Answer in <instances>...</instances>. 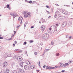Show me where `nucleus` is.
<instances>
[{
    "instance_id": "f257e3e1",
    "label": "nucleus",
    "mask_w": 73,
    "mask_h": 73,
    "mask_svg": "<svg viewBox=\"0 0 73 73\" xmlns=\"http://www.w3.org/2000/svg\"><path fill=\"white\" fill-rule=\"evenodd\" d=\"M60 16V12L58 11L55 13L54 17L55 18L59 16L58 18H56V20H61V16Z\"/></svg>"
},
{
    "instance_id": "f03ea898",
    "label": "nucleus",
    "mask_w": 73,
    "mask_h": 73,
    "mask_svg": "<svg viewBox=\"0 0 73 73\" xmlns=\"http://www.w3.org/2000/svg\"><path fill=\"white\" fill-rule=\"evenodd\" d=\"M42 38L43 40H47L49 38V35L48 34H44L42 35Z\"/></svg>"
},
{
    "instance_id": "7ed1b4c3",
    "label": "nucleus",
    "mask_w": 73,
    "mask_h": 73,
    "mask_svg": "<svg viewBox=\"0 0 73 73\" xmlns=\"http://www.w3.org/2000/svg\"><path fill=\"white\" fill-rule=\"evenodd\" d=\"M54 31H56V30H54H54H53L52 29V28L51 27H50L49 28V29L47 31L49 33H50V34H52V33H54Z\"/></svg>"
},
{
    "instance_id": "20e7f679",
    "label": "nucleus",
    "mask_w": 73,
    "mask_h": 73,
    "mask_svg": "<svg viewBox=\"0 0 73 73\" xmlns=\"http://www.w3.org/2000/svg\"><path fill=\"white\" fill-rule=\"evenodd\" d=\"M17 59L18 61L20 62V61H23V58L20 56H18L17 58Z\"/></svg>"
},
{
    "instance_id": "39448f33",
    "label": "nucleus",
    "mask_w": 73,
    "mask_h": 73,
    "mask_svg": "<svg viewBox=\"0 0 73 73\" xmlns=\"http://www.w3.org/2000/svg\"><path fill=\"white\" fill-rule=\"evenodd\" d=\"M11 57V54L9 53H6L5 54V58H6L7 57Z\"/></svg>"
},
{
    "instance_id": "423d86ee",
    "label": "nucleus",
    "mask_w": 73,
    "mask_h": 73,
    "mask_svg": "<svg viewBox=\"0 0 73 73\" xmlns=\"http://www.w3.org/2000/svg\"><path fill=\"white\" fill-rule=\"evenodd\" d=\"M66 25H67L66 22H64L62 23V28H64V27H65L66 26Z\"/></svg>"
},
{
    "instance_id": "0eeeda50",
    "label": "nucleus",
    "mask_w": 73,
    "mask_h": 73,
    "mask_svg": "<svg viewBox=\"0 0 73 73\" xmlns=\"http://www.w3.org/2000/svg\"><path fill=\"white\" fill-rule=\"evenodd\" d=\"M24 68L26 70H29V66L25 65L24 66Z\"/></svg>"
},
{
    "instance_id": "6e6552de",
    "label": "nucleus",
    "mask_w": 73,
    "mask_h": 73,
    "mask_svg": "<svg viewBox=\"0 0 73 73\" xmlns=\"http://www.w3.org/2000/svg\"><path fill=\"white\" fill-rule=\"evenodd\" d=\"M8 65V64L7 63V62L5 61L4 62L3 64V67H6Z\"/></svg>"
},
{
    "instance_id": "1a4fd4ad",
    "label": "nucleus",
    "mask_w": 73,
    "mask_h": 73,
    "mask_svg": "<svg viewBox=\"0 0 73 73\" xmlns=\"http://www.w3.org/2000/svg\"><path fill=\"white\" fill-rule=\"evenodd\" d=\"M58 24L57 23L55 25L54 27V31H55V30L57 31V27H58Z\"/></svg>"
},
{
    "instance_id": "9d476101",
    "label": "nucleus",
    "mask_w": 73,
    "mask_h": 73,
    "mask_svg": "<svg viewBox=\"0 0 73 73\" xmlns=\"http://www.w3.org/2000/svg\"><path fill=\"white\" fill-rule=\"evenodd\" d=\"M41 29L42 31H44L45 29V27L44 25H42L41 27Z\"/></svg>"
},
{
    "instance_id": "9b49d317",
    "label": "nucleus",
    "mask_w": 73,
    "mask_h": 73,
    "mask_svg": "<svg viewBox=\"0 0 73 73\" xmlns=\"http://www.w3.org/2000/svg\"><path fill=\"white\" fill-rule=\"evenodd\" d=\"M24 62H20L19 63V65L21 66V67H23V63Z\"/></svg>"
},
{
    "instance_id": "f8f14e48",
    "label": "nucleus",
    "mask_w": 73,
    "mask_h": 73,
    "mask_svg": "<svg viewBox=\"0 0 73 73\" xmlns=\"http://www.w3.org/2000/svg\"><path fill=\"white\" fill-rule=\"evenodd\" d=\"M26 63L27 64V65H30L31 64V63L28 60H27L26 61Z\"/></svg>"
},
{
    "instance_id": "ddd939ff",
    "label": "nucleus",
    "mask_w": 73,
    "mask_h": 73,
    "mask_svg": "<svg viewBox=\"0 0 73 73\" xmlns=\"http://www.w3.org/2000/svg\"><path fill=\"white\" fill-rule=\"evenodd\" d=\"M30 68L32 69H33L35 68V66L34 65H31L30 66Z\"/></svg>"
},
{
    "instance_id": "4468645a",
    "label": "nucleus",
    "mask_w": 73,
    "mask_h": 73,
    "mask_svg": "<svg viewBox=\"0 0 73 73\" xmlns=\"http://www.w3.org/2000/svg\"><path fill=\"white\" fill-rule=\"evenodd\" d=\"M70 13L69 12H68L66 11V13H65V15H70Z\"/></svg>"
},
{
    "instance_id": "2eb2a0df",
    "label": "nucleus",
    "mask_w": 73,
    "mask_h": 73,
    "mask_svg": "<svg viewBox=\"0 0 73 73\" xmlns=\"http://www.w3.org/2000/svg\"><path fill=\"white\" fill-rule=\"evenodd\" d=\"M19 71L20 72H21V73H24V71L23 70V69H20L19 70Z\"/></svg>"
},
{
    "instance_id": "dca6fc26",
    "label": "nucleus",
    "mask_w": 73,
    "mask_h": 73,
    "mask_svg": "<svg viewBox=\"0 0 73 73\" xmlns=\"http://www.w3.org/2000/svg\"><path fill=\"white\" fill-rule=\"evenodd\" d=\"M57 66H56L55 67H50V69H56V68H57Z\"/></svg>"
},
{
    "instance_id": "f3484780",
    "label": "nucleus",
    "mask_w": 73,
    "mask_h": 73,
    "mask_svg": "<svg viewBox=\"0 0 73 73\" xmlns=\"http://www.w3.org/2000/svg\"><path fill=\"white\" fill-rule=\"evenodd\" d=\"M9 70L8 69H7L6 70L5 73H9Z\"/></svg>"
},
{
    "instance_id": "a211bd4d",
    "label": "nucleus",
    "mask_w": 73,
    "mask_h": 73,
    "mask_svg": "<svg viewBox=\"0 0 73 73\" xmlns=\"http://www.w3.org/2000/svg\"><path fill=\"white\" fill-rule=\"evenodd\" d=\"M60 65L62 67L63 66H64V64L63 63H61L60 64Z\"/></svg>"
},
{
    "instance_id": "6ab92c4d",
    "label": "nucleus",
    "mask_w": 73,
    "mask_h": 73,
    "mask_svg": "<svg viewBox=\"0 0 73 73\" xmlns=\"http://www.w3.org/2000/svg\"><path fill=\"white\" fill-rule=\"evenodd\" d=\"M19 20H20V21H21L20 24H22L23 23V21H22V20L21 18H20V17H19V18H18Z\"/></svg>"
},
{
    "instance_id": "aec40b11",
    "label": "nucleus",
    "mask_w": 73,
    "mask_h": 73,
    "mask_svg": "<svg viewBox=\"0 0 73 73\" xmlns=\"http://www.w3.org/2000/svg\"><path fill=\"white\" fill-rule=\"evenodd\" d=\"M24 16L25 18H27V17H28V15H27V14H25Z\"/></svg>"
},
{
    "instance_id": "412c9836",
    "label": "nucleus",
    "mask_w": 73,
    "mask_h": 73,
    "mask_svg": "<svg viewBox=\"0 0 73 73\" xmlns=\"http://www.w3.org/2000/svg\"><path fill=\"white\" fill-rule=\"evenodd\" d=\"M66 11H65V10H63L62 11V13H63V14H65V13L66 12Z\"/></svg>"
},
{
    "instance_id": "4be33fe9",
    "label": "nucleus",
    "mask_w": 73,
    "mask_h": 73,
    "mask_svg": "<svg viewBox=\"0 0 73 73\" xmlns=\"http://www.w3.org/2000/svg\"><path fill=\"white\" fill-rule=\"evenodd\" d=\"M46 69H48L50 70V67H49L48 66H46Z\"/></svg>"
},
{
    "instance_id": "5701e85b",
    "label": "nucleus",
    "mask_w": 73,
    "mask_h": 73,
    "mask_svg": "<svg viewBox=\"0 0 73 73\" xmlns=\"http://www.w3.org/2000/svg\"><path fill=\"white\" fill-rule=\"evenodd\" d=\"M64 67H65V66H68V63H65V64H64Z\"/></svg>"
},
{
    "instance_id": "b1692460",
    "label": "nucleus",
    "mask_w": 73,
    "mask_h": 73,
    "mask_svg": "<svg viewBox=\"0 0 73 73\" xmlns=\"http://www.w3.org/2000/svg\"><path fill=\"white\" fill-rule=\"evenodd\" d=\"M10 15L12 16H14V14L13 13H10Z\"/></svg>"
},
{
    "instance_id": "393cba45",
    "label": "nucleus",
    "mask_w": 73,
    "mask_h": 73,
    "mask_svg": "<svg viewBox=\"0 0 73 73\" xmlns=\"http://www.w3.org/2000/svg\"><path fill=\"white\" fill-rule=\"evenodd\" d=\"M17 16H18V15H14L13 16V18H15L16 17H17Z\"/></svg>"
},
{
    "instance_id": "a878e982",
    "label": "nucleus",
    "mask_w": 73,
    "mask_h": 73,
    "mask_svg": "<svg viewBox=\"0 0 73 73\" xmlns=\"http://www.w3.org/2000/svg\"><path fill=\"white\" fill-rule=\"evenodd\" d=\"M59 55H60V53H57L56 54V56H59Z\"/></svg>"
},
{
    "instance_id": "bb28decb",
    "label": "nucleus",
    "mask_w": 73,
    "mask_h": 73,
    "mask_svg": "<svg viewBox=\"0 0 73 73\" xmlns=\"http://www.w3.org/2000/svg\"><path fill=\"white\" fill-rule=\"evenodd\" d=\"M69 25H72V22H69V23H68Z\"/></svg>"
},
{
    "instance_id": "cd10ccee",
    "label": "nucleus",
    "mask_w": 73,
    "mask_h": 73,
    "mask_svg": "<svg viewBox=\"0 0 73 73\" xmlns=\"http://www.w3.org/2000/svg\"><path fill=\"white\" fill-rule=\"evenodd\" d=\"M29 3L30 4H32V1H29Z\"/></svg>"
},
{
    "instance_id": "c85d7f7f",
    "label": "nucleus",
    "mask_w": 73,
    "mask_h": 73,
    "mask_svg": "<svg viewBox=\"0 0 73 73\" xmlns=\"http://www.w3.org/2000/svg\"><path fill=\"white\" fill-rule=\"evenodd\" d=\"M29 42L30 43H32V42H33V40H30Z\"/></svg>"
},
{
    "instance_id": "c756f323",
    "label": "nucleus",
    "mask_w": 73,
    "mask_h": 73,
    "mask_svg": "<svg viewBox=\"0 0 73 73\" xmlns=\"http://www.w3.org/2000/svg\"><path fill=\"white\" fill-rule=\"evenodd\" d=\"M38 65H39L40 66V64L39 61L38 62Z\"/></svg>"
},
{
    "instance_id": "7c9ffc66",
    "label": "nucleus",
    "mask_w": 73,
    "mask_h": 73,
    "mask_svg": "<svg viewBox=\"0 0 73 73\" xmlns=\"http://www.w3.org/2000/svg\"><path fill=\"white\" fill-rule=\"evenodd\" d=\"M13 73H17V72H16V71L14 70L13 71Z\"/></svg>"
},
{
    "instance_id": "2f4dec72",
    "label": "nucleus",
    "mask_w": 73,
    "mask_h": 73,
    "mask_svg": "<svg viewBox=\"0 0 73 73\" xmlns=\"http://www.w3.org/2000/svg\"><path fill=\"white\" fill-rule=\"evenodd\" d=\"M27 11H24V14H27Z\"/></svg>"
},
{
    "instance_id": "473e14b6",
    "label": "nucleus",
    "mask_w": 73,
    "mask_h": 73,
    "mask_svg": "<svg viewBox=\"0 0 73 73\" xmlns=\"http://www.w3.org/2000/svg\"><path fill=\"white\" fill-rule=\"evenodd\" d=\"M26 25H27V23H25L24 24L25 28V27H26Z\"/></svg>"
},
{
    "instance_id": "72a5a7b5",
    "label": "nucleus",
    "mask_w": 73,
    "mask_h": 73,
    "mask_svg": "<svg viewBox=\"0 0 73 73\" xmlns=\"http://www.w3.org/2000/svg\"><path fill=\"white\" fill-rule=\"evenodd\" d=\"M34 54H35V55H37V52H35L34 53Z\"/></svg>"
},
{
    "instance_id": "f704fd0d",
    "label": "nucleus",
    "mask_w": 73,
    "mask_h": 73,
    "mask_svg": "<svg viewBox=\"0 0 73 73\" xmlns=\"http://www.w3.org/2000/svg\"><path fill=\"white\" fill-rule=\"evenodd\" d=\"M51 44H52V45H53V44H54V43L53 42V41H52L51 42Z\"/></svg>"
},
{
    "instance_id": "c9c22d12",
    "label": "nucleus",
    "mask_w": 73,
    "mask_h": 73,
    "mask_svg": "<svg viewBox=\"0 0 73 73\" xmlns=\"http://www.w3.org/2000/svg\"><path fill=\"white\" fill-rule=\"evenodd\" d=\"M72 62H73V61H72V60H71L70 61H69V64H70V63Z\"/></svg>"
},
{
    "instance_id": "e433bc0d",
    "label": "nucleus",
    "mask_w": 73,
    "mask_h": 73,
    "mask_svg": "<svg viewBox=\"0 0 73 73\" xmlns=\"http://www.w3.org/2000/svg\"><path fill=\"white\" fill-rule=\"evenodd\" d=\"M45 20H43L42 21V23H45Z\"/></svg>"
},
{
    "instance_id": "4c0bfd02",
    "label": "nucleus",
    "mask_w": 73,
    "mask_h": 73,
    "mask_svg": "<svg viewBox=\"0 0 73 73\" xmlns=\"http://www.w3.org/2000/svg\"><path fill=\"white\" fill-rule=\"evenodd\" d=\"M12 38H10L8 39L7 40H12Z\"/></svg>"
},
{
    "instance_id": "58836bf2",
    "label": "nucleus",
    "mask_w": 73,
    "mask_h": 73,
    "mask_svg": "<svg viewBox=\"0 0 73 73\" xmlns=\"http://www.w3.org/2000/svg\"><path fill=\"white\" fill-rule=\"evenodd\" d=\"M27 14L28 15H31V13H30V12H29L27 13Z\"/></svg>"
},
{
    "instance_id": "ea45409f",
    "label": "nucleus",
    "mask_w": 73,
    "mask_h": 73,
    "mask_svg": "<svg viewBox=\"0 0 73 73\" xmlns=\"http://www.w3.org/2000/svg\"><path fill=\"white\" fill-rule=\"evenodd\" d=\"M46 12H47V13L48 14L50 13V12L48 11H46Z\"/></svg>"
},
{
    "instance_id": "a19ab883",
    "label": "nucleus",
    "mask_w": 73,
    "mask_h": 73,
    "mask_svg": "<svg viewBox=\"0 0 73 73\" xmlns=\"http://www.w3.org/2000/svg\"><path fill=\"white\" fill-rule=\"evenodd\" d=\"M25 1L26 3H29V1H27V0H25Z\"/></svg>"
},
{
    "instance_id": "79ce46f5",
    "label": "nucleus",
    "mask_w": 73,
    "mask_h": 73,
    "mask_svg": "<svg viewBox=\"0 0 73 73\" xmlns=\"http://www.w3.org/2000/svg\"><path fill=\"white\" fill-rule=\"evenodd\" d=\"M45 66H46L45 64H44L43 66V68H44V69L45 68Z\"/></svg>"
},
{
    "instance_id": "37998d69",
    "label": "nucleus",
    "mask_w": 73,
    "mask_h": 73,
    "mask_svg": "<svg viewBox=\"0 0 73 73\" xmlns=\"http://www.w3.org/2000/svg\"><path fill=\"white\" fill-rule=\"evenodd\" d=\"M46 7H47V8H50V7H49V6H48V5H46Z\"/></svg>"
},
{
    "instance_id": "c03bdc74",
    "label": "nucleus",
    "mask_w": 73,
    "mask_h": 73,
    "mask_svg": "<svg viewBox=\"0 0 73 73\" xmlns=\"http://www.w3.org/2000/svg\"><path fill=\"white\" fill-rule=\"evenodd\" d=\"M9 5H7V8H9Z\"/></svg>"
},
{
    "instance_id": "a18cd8bd",
    "label": "nucleus",
    "mask_w": 73,
    "mask_h": 73,
    "mask_svg": "<svg viewBox=\"0 0 73 73\" xmlns=\"http://www.w3.org/2000/svg\"><path fill=\"white\" fill-rule=\"evenodd\" d=\"M24 44L25 45H26V44H27V42H24Z\"/></svg>"
},
{
    "instance_id": "49530a36",
    "label": "nucleus",
    "mask_w": 73,
    "mask_h": 73,
    "mask_svg": "<svg viewBox=\"0 0 73 73\" xmlns=\"http://www.w3.org/2000/svg\"><path fill=\"white\" fill-rule=\"evenodd\" d=\"M44 52H48V51L47 49H46L44 50Z\"/></svg>"
},
{
    "instance_id": "de8ad7c7",
    "label": "nucleus",
    "mask_w": 73,
    "mask_h": 73,
    "mask_svg": "<svg viewBox=\"0 0 73 73\" xmlns=\"http://www.w3.org/2000/svg\"><path fill=\"white\" fill-rule=\"evenodd\" d=\"M19 27H20V25H19V26H18L17 27V28H19Z\"/></svg>"
},
{
    "instance_id": "09e8293b",
    "label": "nucleus",
    "mask_w": 73,
    "mask_h": 73,
    "mask_svg": "<svg viewBox=\"0 0 73 73\" xmlns=\"http://www.w3.org/2000/svg\"><path fill=\"white\" fill-rule=\"evenodd\" d=\"M0 39H3V37H0Z\"/></svg>"
},
{
    "instance_id": "8fccbe9b",
    "label": "nucleus",
    "mask_w": 73,
    "mask_h": 73,
    "mask_svg": "<svg viewBox=\"0 0 73 73\" xmlns=\"http://www.w3.org/2000/svg\"><path fill=\"white\" fill-rule=\"evenodd\" d=\"M55 5H57V6H59V5H58V4H56Z\"/></svg>"
},
{
    "instance_id": "3c124183",
    "label": "nucleus",
    "mask_w": 73,
    "mask_h": 73,
    "mask_svg": "<svg viewBox=\"0 0 73 73\" xmlns=\"http://www.w3.org/2000/svg\"><path fill=\"white\" fill-rule=\"evenodd\" d=\"M65 70H62L61 71V72L62 73H63V72H65Z\"/></svg>"
},
{
    "instance_id": "603ef678",
    "label": "nucleus",
    "mask_w": 73,
    "mask_h": 73,
    "mask_svg": "<svg viewBox=\"0 0 73 73\" xmlns=\"http://www.w3.org/2000/svg\"><path fill=\"white\" fill-rule=\"evenodd\" d=\"M43 45V44H42V43H41L40 44V45Z\"/></svg>"
},
{
    "instance_id": "864d4df0",
    "label": "nucleus",
    "mask_w": 73,
    "mask_h": 73,
    "mask_svg": "<svg viewBox=\"0 0 73 73\" xmlns=\"http://www.w3.org/2000/svg\"><path fill=\"white\" fill-rule=\"evenodd\" d=\"M18 50H19V49L15 50V51H18Z\"/></svg>"
},
{
    "instance_id": "5fc2aeb1",
    "label": "nucleus",
    "mask_w": 73,
    "mask_h": 73,
    "mask_svg": "<svg viewBox=\"0 0 73 73\" xmlns=\"http://www.w3.org/2000/svg\"><path fill=\"white\" fill-rule=\"evenodd\" d=\"M34 28V26H31V28L32 29V28Z\"/></svg>"
},
{
    "instance_id": "6e6d98bb",
    "label": "nucleus",
    "mask_w": 73,
    "mask_h": 73,
    "mask_svg": "<svg viewBox=\"0 0 73 73\" xmlns=\"http://www.w3.org/2000/svg\"><path fill=\"white\" fill-rule=\"evenodd\" d=\"M71 38H72V36H70L69 37V39H71Z\"/></svg>"
},
{
    "instance_id": "4d7b16f0",
    "label": "nucleus",
    "mask_w": 73,
    "mask_h": 73,
    "mask_svg": "<svg viewBox=\"0 0 73 73\" xmlns=\"http://www.w3.org/2000/svg\"><path fill=\"white\" fill-rule=\"evenodd\" d=\"M39 23H40V24H41V20H40L39 21Z\"/></svg>"
},
{
    "instance_id": "13d9d810",
    "label": "nucleus",
    "mask_w": 73,
    "mask_h": 73,
    "mask_svg": "<svg viewBox=\"0 0 73 73\" xmlns=\"http://www.w3.org/2000/svg\"><path fill=\"white\" fill-rule=\"evenodd\" d=\"M50 16H49V17H48V19H50V18L51 17Z\"/></svg>"
},
{
    "instance_id": "bf43d9fd",
    "label": "nucleus",
    "mask_w": 73,
    "mask_h": 73,
    "mask_svg": "<svg viewBox=\"0 0 73 73\" xmlns=\"http://www.w3.org/2000/svg\"><path fill=\"white\" fill-rule=\"evenodd\" d=\"M27 51H26L25 52V54H27Z\"/></svg>"
},
{
    "instance_id": "052dcab7",
    "label": "nucleus",
    "mask_w": 73,
    "mask_h": 73,
    "mask_svg": "<svg viewBox=\"0 0 73 73\" xmlns=\"http://www.w3.org/2000/svg\"><path fill=\"white\" fill-rule=\"evenodd\" d=\"M15 44H17V42L16 41H15Z\"/></svg>"
},
{
    "instance_id": "680f3d73",
    "label": "nucleus",
    "mask_w": 73,
    "mask_h": 73,
    "mask_svg": "<svg viewBox=\"0 0 73 73\" xmlns=\"http://www.w3.org/2000/svg\"><path fill=\"white\" fill-rule=\"evenodd\" d=\"M15 46V43H14L13 44V46Z\"/></svg>"
},
{
    "instance_id": "e2e57ef3",
    "label": "nucleus",
    "mask_w": 73,
    "mask_h": 73,
    "mask_svg": "<svg viewBox=\"0 0 73 73\" xmlns=\"http://www.w3.org/2000/svg\"><path fill=\"white\" fill-rule=\"evenodd\" d=\"M56 73H61L59 72H56Z\"/></svg>"
},
{
    "instance_id": "0e129e2a",
    "label": "nucleus",
    "mask_w": 73,
    "mask_h": 73,
    "mask_svg": "<svg viewBox=\"0 0 73 73\" xmlns=\"http://www.w3.org/2000/svg\"><path fill=\"white\" fill-rule=\"evenodd\" d=\"M31 15H29V17H31Z\"/></svg>"
},
{
    "instance_id": "69168bd1",
    "label": "nucleus",
    "mask_w": 73,
    "mask_h": 73,
    "mask_svg": "<svg viewBox=\"0 0 73 73\" xmlns=\"http://www.w3.org/2000/svg\"><path fill=\"white\" fill-rule=\"evenodd\" d=\"M44 54H45V52H44L43 53L42 55H44Z\"/></svg>"
},
{
    "instance_id": "338daca9",
    "label": "nucleus",
    "mask_w": 73,
    "mask_h": 73,
    "mask_svg": "<svg viewBox=\"0 0 73 73\" xmlns=\"http://www.w3.org/2000/svg\"><path fill=\"white\" fill-rule=\"evenodd\" d=\"M66 38H69V37H68V36H66Z\"/></svg>"
},
{
    "instance_id": "774afa93",
    "label": "nucleus",
    "mask_w": 73,
    "mask_h": 73,
    "mask_svg": "<svg viewBox=\"0 0 73 73\" xmlns=\"http://www.w3.org/2000/svg\"><path fill=\"white\" fill-rule=\"evenodd\" d=\"M41 19V20H42V21L44 20L43 18H42Z\"/></svg>"
}]
</instances>
